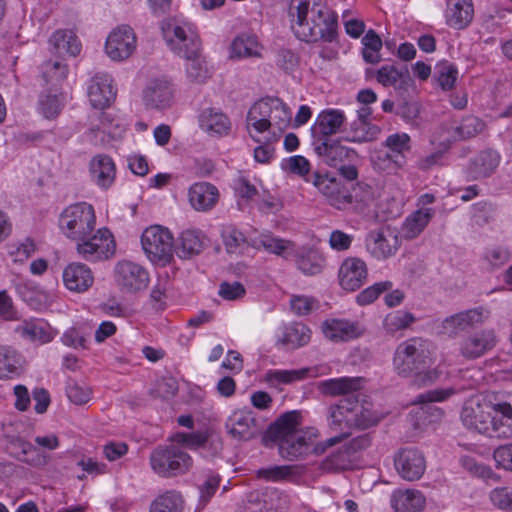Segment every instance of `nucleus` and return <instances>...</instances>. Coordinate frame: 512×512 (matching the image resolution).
Instances as JSON below:
<instances>
[{"label":"nucleus","instance_id":"64","mask_svg":"<svg viewBox=\"0 0 512 512\" xmlns=\"http://www.w3.org/2000/svg\"><path fill=\"white\" fill-rule=\"evenodd\" d=\"M66 393L71 402L82 405L90 400L91 391L88 387L81 386L75 381H69Z\"/></svg>","mask_w":512,"mask_h":512},{"label":"nucleus","instance_id":"12","mask_svg":"<svg viewBox=\"0 0 512 512\" xmlns=\"http://www.w3.org/2000/svg\"><path fill=\"white\" fill-rule=\"evenodd\" d=\"M313 184L329 204L337 209H345L353 202L349 188L336 177L316 172L313 175Z\"/></svg>","mask_w":512,"mask_h":512},{"label":"nucleus","instance_id":"1","mask_svg":"<svg viewBox=\"0 0 512 512\" xmlns=\"http://www.w3.org/2000/svg\"><path fill=\"white\" fill-rule=\"evenodd\" d=\"M59 229L76 242V251L84 260L107 259L115 252L113 234L107 228L95 229L96 216L91 204L77 202L66 207L59 216Z\"/></svg>","mask_w":512,"mask_h":512},{"label":"nucleus","instance_id":"37","mask_svg":"<svg viewBox=\"0 0 512 512\" xmlns=\"http://www.w3.org/2000/svg\"><path fill=\"white\" fill-rule=\"evenodd\" d=\"M473 12L471 0H457L447 9L446 22L455 29H463L472 21Z\"/></svg>","mask_w":512,"mask_h":512},{"label":"nucleus","instance_id":"27","mask_svg":"<svg viewBox=\"0 0 512 512\" xmlns=\"http://www.w3.org/2000/svg\"><path fill=\"white\" fill-rule=\"evenodd\" d=\"M293 255L297 268L307 276L318 275L325 267V257L313 247H300Z\"/></svg>","mask_w":512,"mask_h":512},{"label":"nucleus","instance_id":"45","mask_svg":"<svg viewBox=\"0 0 512 512\" xmlns=\"http://www.w3.org/2000/svg\"><path fill=\"white\" fill-rule=\"evenodd\" d=\"M484 127L485 124L480 118L469 115L453 128L452 137L454 140H466L481 133Z\"/></svg>","mask_w":512,"mask_h":512},{"label":"nucleus","instance_id":"51","mask_svg":"<svg viewBox=\"0 0 512 512\" xmlns=\"http://www.w3.org/2000/svg\"><path fill=\"white\" fill-rule=\"evenodd\" d=\"M42 77L46 83H59L68 74V66L61 60H48L41 66Z\"/></svg>","mask_w":512,"mask_h":512},{"label":"nucleus","instance_id":"60","mask_svg":"<svg viewBox=\"0 0 512 512\" xmlns=\"http://www.w3.org/2000/svg\"><path fill=\"white\" fill-rule=\"evenodd\" d=\"M492 504L500 510L512 512V487H497L490 492Z\"/></svg>","mask_w":512,"mask_h":512},{"label":"nucleus","instance_id":"49","mask_svg":"<svg viewBox=\"0 0 512 512\" xmlns=\"http://www.w3.org/2000/svg\"><path fill=\"white\" fill-rule=\"evenodd\" d=\"M182 497L175 491H167L151 504L150 512H181Z\"/></svg>","mask_w":512,"mask_h":512},{"label":"nucleus","instance_id":"11","mask_svg":"<svg viewBox=\"0 0 512 512\" xmlns=\"http://www.w3.org/2000/svg\"><path fill=\"white\" fill-rule=\"evenodd\" d=\"M365 247L372 257L384 260L396 254L400 247V238L390 227H381L367 234Z\"/></svg>","mask_w":512,"mask_h":512},{"label":"nucleus","instance_id":"29","mask_svg":"<svg viewBox=\"0 0 512 512\" xmlns=\"http://www.w3.org/2000/svg\"><path fill=\"white\" fill-rule=\"evenodd\" d=\"M361 377H340L320 381L318 391L323 396L337 397L351 394L362 388Z\"/></svg>","mask_w":512,"mask_h":512},{"label":"nucleus","instance_id":"32","mask_svg":"<svg viewBox=\"0 0 512 512\" xmlns=\"http://www.w3.org/2000/svg\"><path fill=\"white\" fill-rule=\"evenodd\" d=\"M303 474L304 467L300 465H274L256 471V477L267 482H294Z\"/></svg>","mask_w":512,"mask_h":512},{"label":"nucleus","instance_id":"21","mask_svg":"<svg viewBox=\"0 0 512 512\" xmlns=\"http://www.w3.org/2000/svg\"><path fill=\"white\" fill-rule=\"evenodd\" d=\"M316 154L331 166L338 167L345 161H352L357 157L354 149L343 146L340 140H327L312 144Z\"/></svg>","mask_w":512,"mask_h":512},{"label":"nucleus","instance_id":"18","mask_svg":"<svg viewBox=\"0 0 512 512\" xmlns=\"http://www.w3.org/2000/svg\"><path fill=\"white\" fill-rule=\"evenodd\" d=\"M88 97L95 109L109 107L116 97L111 76L104 72L95 73L88 85Z\"/></svg>","mask_w":512,"mask_h":512},{"label":"nucleus","instance_id":"15","mask_svg":"<svg viewBox=\"0 0 512 512\" xmlns=\"http://www.w3.org/2000/svg\"><path fill=\"white\" fill-rule=\"evenodd\" d=\"M499 163V153L493 149H485L468 160L464 173L469 181L482 180L490 177Z\"/></svg>","mask_w":512,"mask_h":512},{"label":"nucleus","instance_id":"28","mask_svg":"<svg viewBox=\"0 0 512 512\" xmlns=\"http://www.w3.org/2000/svg\"><path fill=\"white\" fill-rule=\"evenodd\" d=\"M189 202L198 211L212 209L218 201L219 192L216 186L208 182L193 184L188 192Z\"/></svg>","mask_w":512,"mask_h":512},{"label":"nucleus","instance_id":"26","mask_svg":"<svg viewBox=\"0 0 512 512\" xmlns=\"http://www.w3.org/2000/svg\"><path fill=\"white\" fill-rule=\"evenodd\" d=\"M92 180L102 189L109 188L115 180L116 166L113 159L106 154L94 156L89 164Z\"/></svg>","mask_w":512,"mask_h":512},{"label":"nucleus","instance_id":"5","mask_svg":"<svg viewBox=\"0 0 512 512\" xmlns=\"http://www.w3.org/2000/svg\"><path fill=\"white\" fill-rule=\"evenodd\" d=\"M381 415L373 410L371 403L360 401L357 396H348L328 408L329 428L339 435L325 441L327 446H334L347 438L352 429H368L377 425Z\"/></svg>","mask_w":512,"mask_h":512},{"label":"nucleus","instance_id":"33","mask_svg":"<svg viewBox=\"0 0 512 512\" xmlns=\"http://www.w3.org/2000/svg\"><path fill=\"white\" fill-rule=\"evenodd\" d=\"M391 503L396 512H421L426 499L415 489L398 490L393 493Z\"/></svg>","mask_w":512,"mask_h":512},{"label":"nucleus","instance_id":"14","mask_svg":"<svg viewBox=\"0 0 512 512\" xmlns=\"http://www.w3.org/2000/svg\"><path fill=\"white\" fill-rule=\"evenodd\" d=\"M394 465L401 478L407 481L420 479L426 469L424 455L414 447L400 449L394 456Z\"/></svg>","mask_w":512,"mask_h":512},{"label":"nucleus","instance_id":"8","mask_svg":"<svg viewBox=\"0 0 512 512\" xmlns=\"http://www.w3.org/2000/svg\"><path fill=\"white\" fill-rule=\"evenodd\" d=\"M160 29L168 46L177 55L190 58L200 51L201 42L199 36L190 25H179L174 19H164L160 23Z\"/></svg>","mask_w":512,"mask_h":512},{"label":"nucleus","instance_id":"9","mask_svg":"<svg viewBox=\"0 0 512 512\" xmlns=\"http://www.w3.org/2000/svg\"><path fill=\"white\" fill-rule=\"evenodd\" d=\"M141 244L147 257L153 263L168 264L173 257L174 239L170 231L155 225L144 230Z\"/></svg>","mask_w":512,"mask_h":512},{"label":"nucleus","instance_id":"62","mask_svg":"<svg viewBox=\"0 0 512 512\" xmlns=\"http://www.w3.org/2000/svg\"><path fill=\"white\" fill-rule=\"evenodd\" d=\"M61 109V102L55 94H42L39 98V110L45 118H55Z\"/></svg>","mask_w":512,"mask_h":512},{"label":"nucleus","instance_id":"23","mask_svg":"<svg viewBox=\"0 0 512 512\" xmlns=\"http://www.w3.org/2000/svg\"><path fill=\"white\" fill-rule=\"evenodd\" d=\"M200 128L212 137L227 136L231 131L229 117L217 108H205L198 117Z\"/></svg>","mask_w":512,"mask_h":512},{"label":"nucleus","instance_id":"42","mask_svg":"<svg viewBox=\"0 0 512 512\" xmlns=\"http://www.w3.org/2000/svg\"><path fill=\"white\" fill-rule=\"evenodd\" d=\"M15 332L33 342L48 343L52 340L47 325L39 320H25L15 328Z\"/></svg>","mask_w":512,"mask_h":512},{"label":"nucleus","instance_id":"22","mask_svg":"<svg viewBox=\"0 0 512 512\" xmlns=\"http://www.w3.org/2000/svg\"><path fill=\"white\" fill-rule=\"evenodd\" d=\"M325 337L333 342H346L363 334V328L357 321L347 319H328L322 324Z\"/></svg>","mask_w":512,"mask_h":512},{"label":"nucleus","instance_id":"7","mask_svg":"<svg viewBox=\"0 0 512 512\" xmlns=\"http://www.w3.org/2000/svg\"><path fill=\"white\" fill-rule=\"evenodd\" d=\"M152 470L162 478L186 474L193 465L192 457L175 444L159 445L150 454Z\"/></svg>","mask_w":512,"mask_h":512},{"label":"nucleus","instance_id":"17","mask_svg":"<svg viewBox=\"0 0 512 512\" xmlns=\"http://www.w3.org/2000/svg\"><path fill=\"white\" fill-rule=\"evenodd\" d=\"M345 115L339 109H327L320 112L311 126L312 144L330 140L328 137L338 133L344 124Z\"/></svg>","mask_w":512,"mask_h":512},{"label":"nucleus","instance_id":"50","mask_svg":"<svg viewBox=\"0 0 512 512\" xmlns=\"http://www.w3.org/2000/svg\"><path fill=\"white\" fill-rule=\"evenodd\" d=\"M308 369L299 370H269L265 374V381L271 385L291 384L303 380L308 375Z\"/></svg>","mask_w":512,"mask_h":512},{"label":"nucleus","instance_id":"55","mask_svg":"<svg viewBox=\"0 0 512 512\" xmlns=\"http://www.w3.org/2000/svg\"><path fill=\"white\" fill-rule=\"evenodd\" d=\"M392 288V282L382 281L364 289L356 296V302L361 305H368L374 302L382 293Z\"/></svg>","mask_w":512,"mask_h":512},{"label":"nucleus","instance_id":"4","mask_svg":"<svg viewBox=\"0 0 512 512\" xmlns=\"http://www.w3.org/2000/svg\"><path fill=\"white\" fill-rule=\"evenodd\" d=\"M461 421L480 434L512 437V396L495 401L471 398L462 407Z\"/></svg>","mask_w":512,"mask_h":512},{"label":"nucleus","instance_id":"38","mask_svg":"<svg viewBox=\"0 0 512 512\" xmlns=\"http://www.w3.org/2000/svg\"><path fill=\"white\" fill-rule=\"evenodd\" d=\"M252 247L260 250L288 258L289 251L294 247V243L287 239L277 238L271 234H260L254 238L251 243Z\"/></svg>","mask_w":512,"mask_h":512},{"label":"nucleus","instance_id":"46","mask_svg":"<svg viewBox=\"0 0 512 512\" xmlns=\"http://www.w3.org/2000/svg\"><path fill=\"white\" fill-rule=\"evenodd\" d=\"M434 214L433 209L423 208L412 213L405 221L407 237L415 238L430 222Z\"/></svg>","mask_w":512,"mask_h":512},{"label":"nucleus","instance_id":"6","mask_svg":"<svg viewBox=\"0 0 512 512\" xmlns=\"http://www.w3.org/2000/svg\"><path fill=\"white\" fill-rule=\"evenodd\" d=\"M431 362L427 341L414 337L401 342L393 357V366L401 377H413L412 383L417 387L434 384L441 376L439 368L426 370Z\"/></svg>","mask_w":512,"mask_h":512},{"label":"nucleus","instance_id":"30","mask_svg":"<svg viewBox=\"0 0 512 512\" xmlns=\"http://www.w3.org/2000/svg\"><path fill=\"white\" fill-rule=\"evenodd\" d=\"M172 97L171 85L166 80H153L144 90V102L150 108H165L170 105Z\"/></svg>","mask_w":512,"mask_h":512},{"label":"nucleus","instance_id":"56","mask_svg":"<svg viewBox=\"0 0 512 512\" xmlns=\"http://www.w3.org/2000/svg\"><path fill=\"white\" fill-rule=\"evenodd\" d=\"M222 238L228 253H236L246 242L244 234L232 225L223 228Z\"/></svg>","mask_w":512,"mask_h":512},{"label":"nucleus","instance_id":"48","mask_svg":"<svg viewBox=\"0 0 512 512\" xmlns=\"http://www.w3.org/2000/svg\"><path fill=\"white\" fill-rule=\"evenodd\" d=\"M376 79L381 85L395 86L398 81L406 83L410 81V76L406 68H397L395 65H384L376 72Z\"/></svg>","mask_w":512,"mask_h":512},{"label":"nucleus","instance_id":"19","mask_svg":"<svg viewBox=\"0 0 512 512\" xmlns=\"http://www.w3.org/2000/svg\"><path fill=\"white\" fill-rule=\"evenodd\" d=\"M228 434L236 440L248 441L257 436L260 428L251 411L239 410L233 412L225 423Z\"/></svg>","mask_w":512,"mask_h":512},{"label":"nucleus","instance_id":"39","mask_svg":"<svg viewBox=\"0 0 512 512\" xmlns=\"http://www.w3.org/2000/svg\"><path fill=\"white\" fill-rule=\"evenodd\" d=\"M21 367V355L11 346L0 345V379L18 376Z\"/></svg>","mask_w":512,"mask_h":512},{"label":"nucleus","instance_id":"61","mask_svg":"<svg viewBox=\"0 0 512 512\" xmlns=\"http://www.w3.org/2000/svg\"><path fill=\"white\" fill-rule=\"evenodd\" d=\"M456 393V390L453 387L449 388H438L426 391L422 394H419L414 403L416 404H428L432 402H442L449 399Z\"/></svg>","mask_w":512,"mask_h":512},{"label":"nucleus","instance_id":"53","mask_svg":"<svg viewBox=\"0 0 512 512\" xmlns=\"http://www.w3.org/2000/svg\"><path fill=\"white\" fill-rule=\"evenodd\" d=\"M416 320L415 316L407 311L397 310L389 313L383 322L386 331L394 333L398 330L408 328Z\"/></svg>","mask_w":512,"mask_h":512},{"label":"nucleus","instance_id":"43","mask_svg":"<svg viewBox=\"0 0 512 512\" xmlns=\"http://www.w3.org/2000/svg\"><path fill=\"white\" fill-rule=\"evenodd\" d=\"M261 46L255 35L237 36L231 45V56L237 58L261 57Z\"/></svg>","mask_w":512,"mask_h":512},{"label":"nucleus","instance_id":"16","mask_svg":"<svg viewBox=\"0 0 512 512\" xmlns=\"http://www.w3.org/2000/svg\"><path fill=\"white\" fill-rule=\"evenodd\" d=\"M488 317V311L483 307H476L463 312L456 313L445 318L441 324V331L451 337L458 333L471 329L482 324Z\"/></svg>","mask_w":512,"mask_h":512},{"label":"nucleus","instance_id":"36","mask_svg":"<svg viewBox=\"0 0 512 512\" xmlns=\"http://www.w3.org/2000/svg\"><path fill=\"white\" fill-rule=\"evenodd\" d=\"M353 465L351 448L343 445L327 455L320 463L319 469L325 473L339 472L350 469Z\"/></svg>","mask_w":512,"mask_h":512},{"label":"nucleus","instance_id":"63","mask_svg":"<svg viewBox=\"0 0 512 512\" xmlns=\"http://www.w3.org/2000/svg\"><path fill=\"white\" fill-rule=\"evenodd\" d=\"M178 389L177 380L173 377H167L162 378L156 383L153 394L162 399H170L177 394Z\"/></svg>","mask_w":512,"mask_h":512},{"label":"nucleus","instance_id":"54","mask_svg":"<svg viewBox=\"0 0 512 512\" xmlns=\"http://www.w3.org/2000/svg\"><path fill=\"white\" fill-rule=\"evenodd\" d=\"M173 440L186 448L196 450L205 446L208 441V433L203 431L179 432L174 435Z\"/></svg>","mask_w":512,"mask_h":512},{"label":"nucleus","instance_id":"44","mask_svg":"<svg viewBox=\"0 0 512 512\" xmlns=\"http://www.w3.org/2000/svg\"><path fill=\"white\" fill-rule=\"evenodd\" d=\"M410 142L411 138L407 133H394L386 138L384 146L395 154L393 165L396 168H402L405 165L406 158L404 153L410 151Z\"/></svg>","mask_w":512,"mask_h":512},{"label":"nucleus","instance_id":"58","mask_svg":"<svg viewBox=\"0 0 512 512\" xmlns=\"http://www.w3.org/2000/svg\"><path fill=\"white\" fill-rule=\"evenodd\" d=\"M272 107L274 111L270 117L271 125H275L279 130L285 129L291 121L290 109L278 98L274 100Z\"/></svg>","mask_w":512,"mask_h":512},{"label":"nucleus","instance_id":"25","mask_svg":"<svg viewBox=\"0 0 512 512\" xmlns=\"http://www.w3.org/2000/svg\"><path fill=\"white\" fill-rule=\"evenodd\" d=\"M495 344L494 333L490 330H483L463 339L460 344V352L467 359H475L491 350Z\"/></svg>","mask_w":512,"mask_h":512},{"label":"nucleus","instance_id":"3","mask_svg":"<svg viewBox=\"0 0 512 512\" xmlns=\"http://www.w3.org/2000/svg\"><path fill=\"white\" fill-rule=\"evenodd\" d=\"M302 425V414L298 410L285 412L269 425L263 436L266 446L277 443L279 454L287 460L299 459L310 451L321 454L328 447L325 442L314 445L316 434L305 431Z\"/></svg>","mask_w":512,"mask_h":512},{"label":"nucleus","instance_id":"57","mask_svg":"<svg viewBox=\"0 0 512 512\" xmlns=\"http://www.w3.org/2000/svg\"><path fill=\"white\" fill-rule=\"evenodd\" d=\"M494 212V205L485 200L476 202L471 206V216L475 223L480 226L488 224L492 220Z\"/></svg>","mask_w":512,"mask_h":512},{"label":"nucleus","instance_id":"24","mask_svg":"<svg viewBox=\"0 0 512 512\" xmlns=\"http://www.w3.org/2000/svg\"><path fill=\"white\" fill-rule=\"evenodd\" d=\"M63 281L67 289L74 292H85L94 283L91 269L83 263L73 262L63 271Z\"/></svg>","mask_w":512,"mask_h":512},{"label":"nucleus","instance_id":"35","mask_svg":"<svg viewBox=\"0 0 512 512\" xmlns=\"http://www.w3.org/2000/svg\"><path fill=\"white\" fill-rule=\"evenodd\" d=\"M205 247L204 237L197 230H185L179 237L176 253L180 258L188 259L200 254Z\"/></svg>","mask_w":512,"mask_h":512},{"label":"nucleus","instance_id":"41","mask_svg":"<svg viewBox=\"0 0 512 512\" xmlns=\"http://www.w3.org/2000/svg\"><path fill=\"white\" fill-rule=\"evenodd\" d=\"M11 444L20 451L18 456L20 461L34 467H43L48 463L49 457L30 442L16 438Z\"/></svg>","mask_w":512,"mask_h":512},{"label":"nucleus","instance_id":"31","mask_svg":"<svg viewBox=\"0 0 512 512\" xmlns=\"http://www.w3.org/2000/svg\"><path fill=\"white\" fill-rule=\"evenodd\" d=\"M310 333V329L303 323L293 322L283 327L276 344L294 350L308 344Z\"/></svg>","mask_w":512,"mask_h":512},{"label":"nucleus","instance_id":"2","mask_svg":"<svg viewBox=\"0 0 512 512\" xmlns=\"http://www.w3.org/2000/svg\"><path fill=\"white\" fill-rule=\"evenodd\" d=\"M291 29L304 42H333L338 16L324 0H291L288 7Z\"/></svg>","mask_w":512,"mask_h":512},{"label":"nucleus","instance_id":"47","mask_svg":"<svg viewBox=\"0 0 512 512\" xmlns=\"http://www.w3.org/2000/svg\"><path fill=\"white\" fill-rule=\"evenodd\" d=\"M361 42L363 44L362 56L364 61L370 64H376L380 62L382 40L379 35L373 29H370L366 32Z\"/></svg>","mask_w":512,"mask_h":512},{"label":"nucleus","instance_id":"10","mask_svg":"<svg viewBox=\"0 0 512 512\" xmlns=\"http://www.w3.org/2000/svg\"><path fill=\"white\" fill-rule=\"evenodd\" d=\"M137 46V37L129 25H120L108 35L105 52L113 61H123L129 58Z\"/></svg>","mask_w":512,"mask_h":512},{"label":"nucleus","instance_id":"59","mask_svg":"<svg viewBox=\"0 0 512 512\" xmlns=\"http://www.w3.org/2000/svg\"><path fill=\"white\" fill-rule=\"evenodd\" d=\"M458 76L457 68L452 64H441L436 67L437 82L443 90L451 89Z\"/></svg>","mask_w":512,"mask_h":512},{"label":"nucleus","instance_id":"20","mask_svg":"<svg viewBox=\"0 0 512 512\" xmlns=\"http://www.w3.org/2000/svg\"><path fill=\"white\" fill-rule=\"evenodd\" d=\"M367 275L366 263L358 257H349L339 268V284L346 291H355L364 284Z\"/></svg>","mask_w":512,"mask_h":512},{"label":"nucleus","instance_id":"34","mask_svg":"<svg viewBox=\"0 0 512 512\" xmlns=\"http://www.w3.org/2000/svg\"><path fill=\"white\" fill-rule=\"evenodd\" d=\"M49 43L53 46L57 54H68L76 57L81 51V43L78 37L69 29H59L55 31L51 35Z\"/></svg>","mask_w":512,"mask_h":512},{"label":"nucleus","instance_id":"40","mask_svg":"<svg viewBox=\"0 0 512 512\" xmlns=\"http://www.w3.org/2000/svg\"><path fill=\"white\" fill-rule=\"evenodd\" d=\"M378 131L377 126L368 121L356 119L344 130L343 140L354 143L369 142L376 138Z\"/></svg>","mask_w":512,"mask_h":512},{"label":"nucleus","instance_id":"52","mask_svg":"<svg viewBox=\"0 0 512 512\" xmlns=\"http://www.w3.org/2000/svg\"><path fill=\"white\" fill-rule=\"evenodd\" d=\"M185 59L187 61L186 72L188 78L192 82L203 83L209 77V70L200 51L196 55Z\"/></svg>","mask_w":512,"mask_h":512},{"label":"nucleus","instance_id":"13","mask_svg":"<svg viewBox=\"0 0 512 512\" xmlns=\"http://www.w3.org/2000/svg\"><path fill=\"white\" fill-rule=\"evenodd\" d=\"M149 273L141 265L131 261H121L115 268V281L121 290L136 293L149 284Z\"/></svg>","mask_w":512,"mask_h":512}]
</instances>
